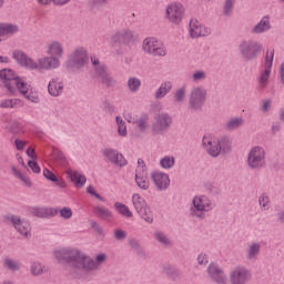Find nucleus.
<instances>
[{"mask_svg": "<svg viewBox=\"0 0 284 284\" xmlns=\"http://www.w3.org/2000/svg\"><path fill=\"white\" fill-rule=\"evenodd\" d=\"M172 91V81H164L155 92L156 99H163Z\"/></svg>", "mask_w": 284, "mask_h": 284, "instance_id": "2f4dec72", "label": "nucleus"}, {"mask_svg": "<svg viewBox=\"0 0 284 284\" xmlns=\"http://www.w3.org/2000/svg\"><path fill=\"white\" fill-rule=\"evenodd\" d=\"M274 61V49H270L266 52V61L265 69L258 77V85L260 88H267V83H270V75L272 74V63Z\"/></svg>", "mask_w": 284, "mask_h": 284, "instance_id": "4468645a", "label": "nucleus"}, {"mask_svg": "<svg viewBox=\"0 0 284 284\" xmlns=\"http://www.w3.org/2000/svg\"><path fill=\"white\" fill-rule=\"evenodd\" d=\"M59 214L61 219H65L67 221H70V219L73 216L72 209L65 206L59 210Z\"/></svg>", "mask_w": 284, "mask_h": 284, "instance_id": "79ce46f5", "label": "nucleus"}, {"mask_svg": "<svg viewBox=\"0 0 284 284\" xmlns=\"http://www.w3.org/2000/svg\"><path fill=\"white\" fill-rule=\"evenodd\" d=\"M53 6H65L70 0H52Z\"/></svg>", "mask_w": 284, "mask_h": 284, "instance_id": "bf43d9fd", "label": "nucleus"}, {"mask_svg": "<svg viewBox=\"0 0 284 284\" xmlns=\"http://www.w3.org/2000/svg\"><path fill=\"white\" fill-rule=\"evenodd\" d=\"M116 125H118V134L120 136H128V126L125 125V121H123V118L116 116L115 118Z\"/></svg>", "mask_w": 284, "mask_h": 284, "instance_id": "f704fd0d", "label": "nucleus"}, {"mask_svg": "<svg viewBox=\"0 0 284 284\" xmlns=\"http://www.w3.org/2000/svg\"><path fill=\"white\" fill-rule=\"evenodd\" d=\"M197 263H199V265H207V255L201 253L197 256Z\"/></svg>", "mask_w": 284, "mask_h": 284, "instance_id": "864d4df0", "label": "nucleus"}, {"mask_svg": "<svg viewBox=\"0 0 284 284\" xmlns=\"http://www.w3.org/2000/svg\"><path fill=\"white\" fill-rule=\"evenodd\" d=\"M4 267H8V270H11V272H17V270H21V264L17 261L6 258Z\"/></svg>", "mask_w": 284, "mask_h": 284, "instance_id": "58836bf2", "label": "nucleus"}, {"mask_svg": "<svg viewBox=\"0 0 284 284\" xmlns=\"http://www.w3.org/2000/svg\"><path fill=\"white\" fill-rule=\"evenodd\" d=\"M239 49L243 59H256L263 52V44L256 41H242Z\"/></svg>", "mask_w": 284, "mask_h": 284, "instance_id": "9b49d317", "label": "nucleus"}, {"mask_svg": "<svg viewBox=\"0 0 284 284\" xmlns=\"http://www.w3.org/2000/svg\"><path fill=\"white\" fill-rule=\"evenodd\" d=\"M132 205L135 212H138L146 223H152L154 221V214H152V210L141 194L135 193L132 195Z\"/></svg>", "mask_w": 284, "mask_h": 284, "instance_id": "6e6552de", "label": "nucleus"}, {"mask_svg": "<svg viewBox=\"0 0 284 284\" xmlns=\"http://www.w3.org/2000/svg\"><path fill=\"white\" fill-rule=\"evenodd\" d=\"M6 221L7 223H11L17 232H19L21 236H24V239H30L32 236V226H30V223L27 221L21 220L19 215H8Z\"/></svg>", "mask_w": 284, "mask_h": 284, "instance_id": "f8f14e48", "label": "nucleus"}, {"mask_svg": "<svg viewBox=\"0 0 284 284\" xmlns=\"http://www.w3.org/2000/svg\"><path fill=\"white\" fill-rule=\"evenodd\" d=\"M91 226L93 227V230H95V232H98V234H103V229H101V226L97 224V222H92Z\"/></svg>", "mask_w": 284, "mask_h": 284, "instance_id": "13d9d810", "label": "nucleus"}, {"mask_svg": "<svg viewBox=\"0 0 284 284\" xmlns=\"http://www.w3.org/2000/svg\"><path fill=\"white\" fill-rule=\"evenodd\" d=\"M91 63L95 68V77L98 81L104 83V85H110L112 83V78L110 77V73H108L105 65L101 64L97 58H91Z\"/></svg>", "mask_w": 284, "mask_h": 284, "instance_id": "f3484780", "label": "nucleus"}, {"mask_svg": "<svg viewBox=\"0 0 284 284\" xmlns=\"http://www.w3.org/2000/svg\"><path fill=\"white\" fill-rule=\"evenodd\" d=\"M192 205L191 216L195 219H205V213L212 212L215 207L214 201L207 195H195L192 199Z\"/></svg>", "mask_w": 284, "mask_h": 284, "instance_id": "20e7f679", "label": "nucleus"}, {"mask_svg": "<svg viewBox=\"0 0 284 284\" xmlns=\"http://www.w3.org/2000/svg\"><path fill=\"white\" fill-rule=\"evenodd\" d=\"M207 272H209V276H211V278L215 281V283L227 284V275H225L223 270L219 267V264L211 263L209 265Z\"/></svg>", "mask_w": 284, "mask_h": 284, "instance_id": "412c9836", "label": "nucleus"}, {"mask_svg": "<svg viewBox=\"0 0 284 284\" xmlns=\"http://www.w3.org/2000/svg\"><path fill=\"white\" fill-rule=\"evenodd\" d=\"M104 156L114 165H119L123 168V165H128V160L123 156V154L119 153V151L106 149L104 150Z\"/></svg>", "mask_w": 284, "mask_h": 284, "instance_id": "5701e85b", "label": "nucleus"}, {"mask_svg": "<svg viewBox=\"0 0 284 284\" xmlns=\"http://www.w3.org/2000/svg\"><path fill=\"white\" fill-rule=\"evenodd\" d=\"M280 79L281 82L284 83V63H282L280 68Z\"/></svg>", "mask_w": 284, "mask_h": 284, "instance_id": "680f3d73", "label": "nucleus"}, {"mask_svg": "<svg viewBox=\"0 0 284 284\" xmlns=\"http://www.w3.org/2000/svg\"><path fill=\"white\" fill-rule=\"evenodd\" d=\"M99 214H101V216L104 219H112V211L108 209H99Z\"/></svg>", "mask_w": 284, "mask_h": 284, "instance_id": "603ef678", "label": "nucleus"}, {"mask_svg": "<svg viewBox=\"0 0 284 284\" xmlns=\"http://www.w3.org/2000/svg\"><path fill=\"white\" fill-rule=\"evenodd\" d=\"M138 128L139 130H148V115H142L138 119Z\"/></svg>", "mask_w": 284, "mask_h": 284, "instance_id": "49530a36", "label": "nucleus"}, {"mask_svg": "<svg viewBox=\"0 0 284 284\" xmlns=\"http://www.w3.org/2000/svg\"><path fill=\"white\" fill-rule=\"evenodd\" d=\"M53 255L59 263H69L73 270H79V272H83L84 274L97 272L100 265H103L108 261L105 253L97 254L94 261L88 254L74 247L57 248L53 251Z\"/></svg>", "mask_w": 284, "mask_h": 284, "instance_id": "f03ea898", "label": "nucleus"}, {"mask_svg": "<svg viewBox=\"0 0 284 284\" xmlns=\"http://www.w3.org/2000/svg\"><path fill=\"white\" fill-rule=\"evenodd\" d=\"M28 166L34 174H41V166H39V163H37V160H30L28 162Z\"/></svg>", "mask_w": 284, "mask_h": 284, "instance_id": "de8ad7c7", "label": "nucleus"}, {"mask_svg": "<svg viewBox=\"0 0 284 284\" xmlns=\"http://www.w3.org/2000/svg\"><path fill=\"white\" fill-rule=\"evenodd\" d=\"M39 6H50L52 3V0H37Z\"/></svg>", "mask_w": 284, "mask_h": 284, "instance_id": "e2e57ef3", "label": "nucleus"}, {"mask_svg": "<svg viewBox=\"0 0 284 284\" xmlns=\"http://www.w3.org/2000/svg\"><path fill=\"white\" fill-rule=\"evenodd\" d=\"M155 239L163 245H170V239L163 232H156Z\"/></svg>", "mask_w": 284, "mask_h": 284, "instance_id": "a18cd8bd", "label": "nucleus"}, {"mask_svg": "<svg viewBox=\"0 0 284 284\" xmlns=\"http://www.w3.org/2000/svg\"><path fill=\"white\" fill-rule=\"evenodd\" d=\"M128 88L131 92H138L139 88H141V80L139 78H130Z\"/></svg>", "mask_w": 284, "mask_h": 284, "instance_id": "4c0bfd02", "label": "nucleus"}, {"mask_svg": "<svg viewBox=\"0 0 284 284\" xmlns=\"http://www.w3.org/2000/svg\"><path fill=\"white\" fill-rule=\"evenodd\" d=\"M26 145H28L27 141L23 140H16V148L17 150H24Z\"/></svg>", "mask_w": 284, "mask_h": 284, "instance_id": "6e6d98bb", "label": "nucleus"}, {"mask_svg": "<svg viewBox=\"0 0 284 284\" xmlns=\"http://www.w3.org/2000/svg\"><path fill=\"white\" fill-rule=\"evenodd\" d=\"M18 163H20V165H26V162L23 161V158H21V156L18 158Z\"/></svg>", "mask_w": 284, "mask_h": 284, "instance_id": "338daca9", "label": "nucleus"}, {"mask_svg": "<svg viewBox=\"0 0 284 284\" xmlns=\"http://www.w3.org/2000/svg\"><path fill=\"white\" fill-rule=\"evenodd\" d=\"M142 51L150 57H168V48L163 41L149 37L142 41Z\"/></svg>", "mask_w": 284, "mask_h": 284, "instance_id": "39448f33", "label": "nucleus"}, {"mask_svg": "<svg viewBox=\"0 0 284 284\" xmlns=\"http://www.w3.org/2000/svg\"><path fill=\"white\" fill-rule=\"evenodd\" d=\"M124 119L125 121H128V123H136L139 121V115H136V113H126L124 114Z\"/></svg>", "mask_w": 284, "mask_h": 284, "instance_id": "3c124183", "label": "nucleus"}, {"mask_svg": "<svg viewBox=\"0 0 284 284\" xmlns=\"http://www.w3.org/2000/svg\"><path fill=\"white\" fill-rule=\"evenodd\" d=\"M260 253H261L260 243L253 242L247 245L246 258H248V261H254V258H256V256H258Z\"/></svg>", "mask_w": 284, "mask_h": 284, "instance_id": "c756f323", "label": "nucleus"}, {"mask_svg": "<svg viewBox=\"0 0 284 284\" xmlns=\"http://www.w3.org/2000/svg\"><path fill=\"white\" fill-rule=\"evenodd\" d=\"M278 221L284 223V211L278 214Z\"/></svg>", "mask_w": 284, "mask_h": 284, "instance_id": "69168bd1", "label": "nucleus"}, {"mask_svg": "<svg viewBox=\"0 0 284 284\" xmlns=\"http://www.w3.org/2000/svg\"><path fill=\"white\" fill-rule=\"evenodd\" d=\"M11 174L24 183V185H32V180L28 175H23L21 170L17 165H11Z\"/></svg>", "mask_w": 284, "mask_h": 284, "instance_id": "473e14b6", "label": "nucleus"}, {"mask_svg": "<svg viewBox=\"0 0 284 284\" xmlns=\"http://www.w3.org/2000/svg\"><path fill=\"white\" fill-rule=\"evenodd\" d=\"M185 94H187V89L185 87H182L175 91V101L178 103H183L185 101Z\"/></svg>", "mask_w": 284, "mask_h": 284, "instance_id": "a19ab883", "label": "nucleus"}, {"mask_svg": "<svg viewBox=\"0 0 284 284\" xmlns=\"http://www.w3.org/2000/svg\"><path fill=\"white\" fill-rule=\"evenodd\" d=\"M270 108H272V101L267 100L264 102L262 110H263V112H267L270 110Z\"/></svg>", "mask_w": 284, "mask_h": 284, "instance_id": "052dcab7", "label": "nucleus"}, {"mask_svg": "<svg viewBox=\"0 0 284 284\" xmlns=\"http://www.w3.org/2000/svg\"><path fill=\"white\" fill-rule=\"evenodd\" d=\"M10 57L7 55H0V63H9Z\"/></svg>", "mask_w": 284, "mask_h": 284, "instance_id": "0e129e2a", "label": "nucleus"}, {"mask_svg": "<svg viewBox=\"0 0 284 284\" xmlns=\"http://www.w3.org/2000/svg\"><path fill=\"white\" fill-rule=\"evenodd\" d=\"M48 92L51 97L63 94V81L59 78L52 79L48 84Z\"/></svg>", "mask_w": 284, "mask_h": 284, "instance_id": "a878e982", "label": "nucleus"}, {"mask_svg": "<svg viewBox=\"0 0 284 284\" xmlns=\"http://www.w3.org/2000/svg\"><path fill=\"white\" fill-rule=\"evenodd\" d=\"M272 28L270 23V17H263L261 21L253 28L255 34H262V32H267Z\"/></svg>", "mask_w": 284, "mask_h": 284, "instance_id": "c85d7f7f", "label": "nucleus"}, {"mask_svg": "<svg viewBox=\"0 0 284 284\" xmlns=\"http://www.w3.org/2000/svg\"><path fill=\"white\" fill-rule=\"evenodd\" d=\"M88 63V51L83 48L75 49L70 59H69V65L70 68H83Z\"/></svg>", "mask_w": 284, "mask_h": 284, "instance_id": "dca6fc26", "label": "nucleus"}, {"mask_svg": "<svg viewBox=\"0 0 284 284\" xmlns=\"http://www.w3.org/2000/svg\"><path fill=\"white\" fill-rule=\"evenodd\" d=\"M30 272L32 276H41V274L45 272V266L39 261L32 262L30 266Z\"/></svg>", "mask_w": 284, "mask_h": 284, "instance_id": "72a5a7b5", "label": "nucleus"}, {"mask_svg": "<svg viewBox=\"0 0 284 284\" xmlns=\"http://www.w3.org/2000/svg\"><path fill=\"white\" fill-rule=\"evenodd\" d=\"M212 29L201 24L196 20L190 22V37L192 39H199V37H210Z\"/></svg>", "mask_w": 284, "mask_h": 284, "instance_id": "6ab92c4d", "label": "nucleus"}, {"mask_svg": "<svg viewBox=\"0 0 284 284\" xmlns=\"http://www.w3.org/2000/svg\"><path fill=\"white\" fill-rule=\"evenodd\" d=\"M266 156L265 148L260 145L253 146L247 154L248 168H251V170H263L266 165Z\"/></svg>", "mask_w": 284, "mask_h": 284, "instance_id": "0eeeda50", "label": "nucleus"}, {"mask_svg": "<svg viewBox=\"0 0 284 284\" xmlns=\"http://www.w3.org/2000/svg\"><path fill=\"white\" fill-rule=\"evenodd\" d=\"M258 203L261 206V210H270V196H267V194L263 193L260 195L258 197Z\"/></svg>", "mask_w": 284, "mask_h": 284, "instance_id": "ea45409f", "label": "nucleus"}, {"mask_svg": "<svg viewBox=\"0 0 284 284\" xmlns=\"http://www.w3.org/2000/svg\"><path fill=\"white\" fill-rule=\"evenodd\" d=\"M87 192L91 196H94V199H98L99 201H103V197L97 192V189H94V186L92 185L88 186Z\"/></svg>", "mask_w": 284, "mask_h": 284, "instance_id": "8fccbe9b", "label": "nucleus"}, {"mask_svg": "<svg viewBox=\"0 0 284 284\" xmlns=\"http://www.w3.org/2000/svg\"><path fill=\"white\" fill-rule=\"evenodd\" d=\"M19 24L11 22H0V43L3 41H8L10 37H14V34H19Z\"/></svg>", "mask_w": 284, "mask_h": 284, "instance_id": "a211bd4d", "label": "nucleus"}, {"mask_svg": "<svg viewBox=\"0 0 284 284\" xmlns=\"http://www.w3.org/2000/svg\"><path fill=\"white\" fill-rule=\"evenodd\" d=\"M32 216H37L38 219H48L50 216H57L59 211L57 209L50 207H41V206H33L30 209Z\"/></svg>", "mask_w": 284, "mask_h": 284, "instance_id": "393cba45", "label": "nucleus"}, {"mask_svg": "<svg viewBox=\"0 0 284 284\" xmlns=\"http://www.w3.org/2000/svg\"><path fill=\"white\" fill-rule=\"evenodd\" d=\"M172 118H170V115L165 113L160 114L156 119V122L153 124V131L162 132V130H165V128H170Z\"/></svg>", "mask_w": 284, "mask_h": 284, "instance_id": "bb28decb", "label": "nucleus"}, {"mask_svg": "<svg viewBox=\"0 0 284 284\" xmlns=\"http://www.w3.org/2000/svg\"><path fill=\"white\" fill-rule=\"evenodd\" d=\"M67 179L73 183L75 187H83L88 183L85 175L77 170L68 169L65 171Z\"/></svg>", "mask_w": 284, "mask_h": 284, "instance_id": "4be33fe9", "label": "nucleus"}, {"mask_svg": "<svg viewBox=\"0 0 284 284\" xmlns=\"http://www.w3.org/2000/svg\"><path fill=\"white\" fill-rule=\"evenodd\" d=\"M207 101V89L202 85L193 87L190 93L189 105L191 110H201Z\"/></svg>", "mask_w": 284, "mask_h": 284, "instance_id": "1a4fd4ad", "label": "nucleus"}, {"mask_svg": "<svg viewBox=\"0 0 284 284\" xmlns=\"http://www.w3.org/2000/svg\"><path fill=\"white\" fill-rule=\"evenodd\" d=\"M234 3H236V0H225V4H224L225 14H232V10H234Z\"/></svg>", "mask_w": 284, "mask_h": 284, "instance_id": "09e8293b", "label": "nucleus"}, {"mask_svg": "<svg viewBox=\"0 0 284 284\" xmlns=\"http://www.w3.org/2000/svg\"><path fill=\"white\" fill-rule=\"evenodd\" d=\"M252 281V273L245 266H237L230 273L231 284H247Z\"/></svg>", "mask_w": 284, "mask_h": 284, "instance_id": "ddd939ff", "label": "nucleus"}, {"mask_svg": "<svg viewBox=\"0 0 284 284\" xmlns=\"http://www.w3.org/2000/svg\"><path fill=\"white\" fill-rule=\"evenodd\" d=\"M151 179L156 187L163 192V190H168L170 187V175L168 173H163L161 171H155L151 174Z\"/></svg>", "mask_w": 284, "mask_h": 284, "instance_id": "aec40b11", "label": "nucleus"}, {"mask_svg": "<svg viewBox=\"0 0 284 284\" xmlns=\"http://www.w3.org/2000/svg\"><path fill=\"white\" fill-rule=\"evenodd\" d=\"M202 145L204 150H206L209 156H212L213 159L221 156V152L223 151L221 140H219L214 134L206 133L203 136Z\"/></svg>", "mask_w": 284, "mask_h": 284, "instance_id": "9d476101", "label": "nucleus"}, {"mask_svg": "<svg viewBox=\"0 0 284 284\" xmlns=\"http://www.w3.org/2000/svg\"><path fill=\"white\" fill-rule=\"evenodd\" d=\"M114 207L121 216H124V219H132V216H134V213H132L130 207L121 202H115Z\"/></svg>", "mask_w": 284, "mask_h": 284, "instance_id": "7c9ffc66", "label": "nucleus"}, {"mask_svg": "<svg viewBox=\"0 0 284 284\" xmlns=\"http://www.w3.org/2000/svg\"><path fill=\"white\" fill-rule=\"evenodd\" d=\"M192 79L193 81H195V83H197L199 81H205V79H207V72L203 70L195 71L193 72Z\"/></svg>", "mask_w": 284, "mask_h": 284, "instance_id": "37998d69", "label": "nucleus"}, {"mask_svg": "<svg viewBox=\"0 0 284 284\" xmlns=\"http://www.w3.org/2000/svg\"><path fill=\"white\" fill-rule=\"evenodd\" d=\"M281 119L284 121V110L281 112Z\"/></svg>", "mask_w": 284, "mask_h": 284, "instance_id": "774afa93", "label": "nucleus"}, {"mask_svg": "<svg viewBox=\"0 0 284 284\" xmlns=\"http://www.w3.org/2000/svg\"><path fill=\"white\" fill-rule=\"evenodd\" d=\"M174 156H164L161 161H160V165L161 168H163V170H170L171 168H174Z\"/></svg>", "mask_w": 284, "mask_h": 284, "instance_id": "c9c22d12", "label": "nucleus"}, {"mask_svg": "<svg viewBox=\"0 0 284 284\" xmlns=\"http://www.w3.org/2000/svg\"><path fill=\"white\" fill-rule=\"evenodd\" d=\"M126 234L124 231L122 230H118L115 231V239H118L119 241H122V239H125Z\"/></svg>", "mask_w": 284, "mask_h": 284, "instance_id": "4d7b16f0", "label": "nucleus"}, {"mask_svg": "<svg viewBox=\"0 0 284 284\" xmlns=\"http://www.w3.org/2000/svg\"><path fill=\"white\" fill-rule=\"evenodd\" d=\"M136 39V33H134L133 31H122L113 34L111 41L112 43H121V41H123L124 43H134Z\"/></svg>", "mask_w": 284, "mask_h": 284, "instance_id": "b1692460", "label": "nucleus"}, {"mask_svg": "<svg viewBox=\"0 0 284 284\" xmlns=\"http://www.w3.org/2000/svg\"><path fill=\"white\" fill-rule=\"evenodd\" d=\"M47 57L37 60L30 58L26 52L21 50H14L12 57L19 65L27 68V70H57L61 67V59L65 54V47L63 42L59 40H51L45 47Z\"/></svg>", "mask_w": 284, "mask_h": 284, "instance_id": "f257e3e1", "label": "nucleus"}, {"mask_svg": "<svg viewBox=\"0 0 284 284\" xmlns=\"http://www.w3.org/2000/svg\"><path fill=\"white\" fill-rule=\"evenodd\" d=\"M43 176L47 179V181H51L52 183H59V179L52 171L49 169H43Z\"/></svg>", "mask_w": 284, "mask_h": 284, "instance_id": "c03bdc74", "label": "nucleus"}, {"mask_svg": "<svg viewBox=\"0 0 284 284\" xmlns=\"http://www.w3.org/2000/svg\"><path fill=\"white\" fill-rule=\"evenodd\" d=\"M0 81H2L6 90L12 97L21 94V97L31 103H39V101H41L39 91L11 69L0 70Z\"/></svg>", "mask_w": 284, "mask_h": 284, "instance_id": "7ed1b4c3", "label": "nucleus"}, {"mask_svg": "<svg viewBox=\"0 0 284 284\" xmlns=\"http://www.w3.org/2000/svg\"><path fill=\"white\" fill-rule=\"evenodd\" d=\"M135 182L140 190L150 189V179L148 178V170L145 169V162H143V160H138Z\"/></svg>", "mask_w": 284, "mask_h": 284, "instance_id": "2eb2a0df", "label": "nucleus"}, {"mask_svg": "<svg viewBox=\"0 0 284 284\" xmlns=\"http://www.w3.org/2000/svg\"><path fill=\"white\" fill-rule=\"evenodd\" d=\"M245 121L243 118H233L226 123V128L229 130H236L237 128H241Z\"/></svg>", "mask_w": 284, "mask_h": 284, "instance_id": "e433bc0d", "label": "nucleus"}, {"mask_svg": "<svg viewBox=\"0 0 284 284\" xmlns=\"http://www.w3.org/2000/svg\"><path fill=\"white\" fill-rule=\"evenodd\" d=\"M165 19L172 26H181L185 19V6L179 1H173L165 7Z\"/></svg>", "mask_w": 284, "mask_h": 284, "instance_id": "423d86ee", "label": "nucleus"}, {"mask_svg": "<svg viewBox=\"0 0 284 284\" xmlns=\"http://www.w3.org/2000/svg\"><path fill=\"white\" fill-rule=\"evenodd\" d=\"M0 108L3 110H14L17 108H23V100L19 98L4 99L0 102Z\"/></svg>", "mask_w": 284, "mask_h": 284, "instance_id": "cd10ccee", "label": "nucleus"}, {"mask_svg": "<svg viewBox=\"0 0 284 284\" xmlns=\"http://www.w3.org/2000/svg\"><path fill=\"white\" fill-rule=\"evenodd\" d=\"M27 156H29L31 161H37V153L34 152V148H29L27 150Z\"/></svg>", "mask_w": 284, "mask_h": 284, "instance_id": "5fc2aeb1", "label": "nucleus"}]
</instances>
